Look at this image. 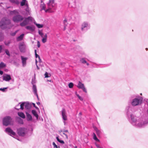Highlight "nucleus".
Instances as JSON below:
<instances>
[{"label": "nucleus", "mask_w": 148, "mask_h": 148, "mask_svg": "<svg viewBox=\"0 0 148 148\" xmlns=\"http://www.w3.org/2000/svg\"><path fill=\"white\" fill-rule=\"evenodd\" d=\"M55 5L54 0H49L47 5H45L43 3H41L40 5L41 9L45 10L46 12H53L55 10Z\"/></svg>", "instance_id": "f257e3e1"}, {"label": "nucleus", "mask_w": 148, "mask_h": 148, "mask_svg": "<svg viewBox=\"0 0 148 148\" xmlns=\"http://www.w3.org/2000/svg\"><path fill=\"white\" fill-rule=\"evenodd\" d=\"M10 23V21L9 20L3 18L0 22V26L1 28L4 29L7 26V25Z\"/></svg>", "instance_id": "f03ea898"}, {"label": "nucleus", "mask_w": 148, "mask_h": 148, "mask_svg": "<svg viewBox=\"0 0 148 148\" xmlns=\"http://www.w3.org/2000/svg\"><path fill=\"white\" fill-rule=\"evenodd\" d=\"M33 18L31 16H29L25 18L24 20L20 24V25L22 26H24L29 24V22L33 21Z\"/></svg>", "instance_id": "7ed1b4c3"}, {"label": "nucleus", "mask_w": 148, "mask_h": 148, "mask_svg": "<svg viewBox=\"0 0 148 148\" xmlns=\"http://www.w3.org/2000/svg\"><path fill=\"white\" fill-rule=\"evenodd\" d=\"M12 119L9 116H7L4 118L3 120V124L5 126L10 125Z\"/></svg>", "instance_id": "20e7f679"}, {"label": "nucleus", "mask_w": 148, "mask_h": 148, "mask_svg": "<svg viewBox=\"0 0 148 148\" xmlns=\"http://www.w3.org/2000/svg\"><path fill=\"white\" fill-rule=\"evenodd\" d=\"M39 34L41 36L42 38V42L43 43H45L47 41V34H43L41 31L39 30L38 31Z\"/></svg>", "instance_id": "39448f33"}, {"label": "nucleus", "mask_w": 148, "mask_h": 148, "mask_svg": "<svg viewBox=\"0 0 148 148\" xmlns=\"http://www.w3.org/2000/svg\"><path fill=\"white\" fill-rule=\"evenodd\" d=\"M19 48L21 52L25 53L26 52L27 47L24 42H21L20 43Z\"/></svg>", "instance_id": "423d86ee"}, {"label": "nucleus", "mask_w": 148, "mask_h": 148, "mask_svg": "<svg viewBox=\"0 0 148 148\" xmlns=\"http://www.w3.org/2000/svg\"><path fill=\"white\" fill-rule=\"evenodd\" d=\"M62 116L63 120H64V124H66L65 121L67 120V116L66 111L64 109H63L61 111Z\"/></svg>", "instance_id": "0eeeda50"}, {"label": "nucleus", "mask_w": 148, "mask_h": 148, "mask_svg": "<svg viewBox=\"0 0 148 148\" xmlns=\"http://www.w3.org/2000/svg\"><path fill=\"white\" fill-rule=\"evenodd\" d=\"M26 129L24 128H20L17 130L18 134L20 136H23L26 132Z\"/></svg>", "instance_id": "6e6552de"}, {"label": "nucleus", "mask_w": 148, "mask_h": 148, "mask_svg": "<svg viewBox=\"0 0 148 148\" xmlns=\"http://www.w3.org/2000/svg\"><path fill=\"white\" fill-rule=\"evenodd\" d=\"M23 18L20 15H16L13 18V20L15 22H18L22 21Z\"/></svg>", "instance_id": "1a4fd4ad"}, {"label": "nucleus", "mask_w": 148, "mask_h": 148, "mask_svg": "<svg viewBox=\"0 0 148 148\" xmlns=\"http://www.w3.org/2000/svg\"><path fill=\"white\" fill-rule=\"evenodd\" d=\"M5 132L11 136H14L16 133L10 128H7L5 130Z\"/></svg>", "instance_id": "9d476101"}, {"label": "nucleus", "mask_w": 148, "mask_h": 148, "mask_svg": "<svg viewBox=\"0 0 148 148\" xmlns=\"http://www.w3.org/2000/svg\"><path fill=\"white\" fill-rule=\"evenodd\" d=\"M77 87L79 88L82 89L83 91L85 92H87L86 89L85 88L84 85L80 82H79L77 85Z\"/></svg>", "instance_id": "9b49d317"}, {"label": "nucleus", "mask_w": 148, "mask_h": 148, "mask_svg": "<svg viewBox=\"0 0 148 148\" xmlns=\"http://www.w3.org/2000/svg\"><path fill=\"white\" fill-rule=\"evenodd\" d=\"M142 101V100L137 99H135L133 100L132 104L133 106H136L138 105Z\"/></svg>", "instance_id": "f8f14e48"}, {"label": "nucleus", "mask_w": 148, "mask_h": 148, "mask_svg": "<svg viewBox=\"0 0 148 148\" xmlns=\"http://www.w3.org/2000/svg\"><path fill=\"white\" fill-rule=\"evenodd\" d=\"M24 106H25L26 108L28 109L30 107V105L28 103H23L20 105V108L22 110H23L24 108Z\"/></svg>", "instance_id": "ddd939ff"}, {"label": "nucleus", "mask_w": 148, "mask_h": 148, "mask_svg": "<svg viewBox=\"0 0 148 148\" xmlns=\"http://www.w3.org/2000/svg\"><path fill=\"white\" fill-rule=\"evenodd\" d=\"M11 77L10 75L5 74L3 76V79L6 81H9L11 79Z\"/></svg>", "instance_id": "4468645a"}, {"label": "nucleus", "mask_w": 148, "mask_h": 148, "mask_svg": "<svg viewBox=\"0 0 148 148\" xmlns=\"http://www.w3.org/2000/svg\"><path fill=\"white\" fill-rule=\"evenodd\" d=\"M35 57L36 58V64L38 62H41V60L39 56L37 54L36 50H35Z\"/></svg>", "instance_id": "2eb2a0df"}, {"label": "nucleus", "mask_w": 148, "mask_h": 148, "mask_svg": "<svg viewBox=\"0 0 148 148\" xmlns=\"http://www.w3.org/2000/svg\"><path fill=\"white\" fill-rule=\"evenodd\" d=\"M131 119L132 120V121L134 122H136V123L138 124V127H142L144 125V123H143V124L142 123H138V121H136L134 119V118H133V117L132 116H131Z\"/></svg>", "instance_id": "dca6fc26"}, {"label": "nucleus", "mask_w": 148, "mask_h": 148, "mask_svg": "<svg viewBox=\"0 0 148 148\" xmlns=\"http://www.w3.org/2000/svg\"><path fill=\"white\" fill-rule=\"evenodd\" d=\"M21 59L22 60V63L23 66H25L26 64V61L27 58H26L24 57L23 56H21Z\"/></svg>", "instance_id": "f3484780"}, {"label": "nucleus", "mask_w": 148, "mask_h": 148, "mask_svg": "<svg viewBox=\"0 0 148 148\" xmlns=\"http://www.w3.org/2000/svg\"><path fill=\"white\" fill-rule=\"evenodd\" d=\"M26 28L27 29L32 31H34L35 29L34 27L33 26H27L26 27Z\"/></svg>", "instance_id": "a211bd4d"}, {"label": "nucleus", "mask_w": 148, "mask_h": 148, "mask_svg": "<svg viewBox=\"0 0 148 148\" xmlns=\"http://www.w3.org/2000/svg\"><path fill=\"white\" fill-rule=\"evenodd\" d=\"M21 6L25 5L26 7H27L28 4H27V1L26 0H22L21 3Z\"/></svg>", "instance_id": "6ab92c4d"}, {"label": "nucleus", "mask_w": 148, "mask_h": 148, "mask_svg": "<svg viewBox=\"0 0 148 148\" xmlns=\"http://www.w3.org/2000/svg\"><path fill=\"white\" fill-rule=\"evenodd\" d=\"M33 91L34 92V94L36 95L37 97L38 98V96L37 93V90L36 88V86L35 85H33Z\"/></svg>", "instance_id": "aec40b11"}, {"label": "nucleus", "mask_w": 148, "mask_h": 148, "mask_svg": "<svg viewBox=\"0 0 148 148\" xmlns=\"http://www.w3.org/2000/svg\"><path fill=\"white\" fill-rule=\"evenodd\" d=\"M32 114L36 117L37 119H38V116L36 112L34 110H32Z\"/></svg>", "instance_id": "412c9836"}, {"label": "nucleus", "mask_w": 148, "mask_h": 148, "mask_svg": "<svg viewBox=\"0 0 148 148\" xmlns=\"http://www.w3.org/2000/svg\"><path fill=\"white\" fill-rule=\"evenodd\" d=\"M26 115L27 117V119L28 121H31L32 119V117L31 115L27 113H26Z\"/></svg>", "instance_id": "4be33fe9"}, {"label": "nucleus", "mask_w": 148, "mask_h": 148, "mask_svg": "<svg viewBox=\"0 0 148 148\" xmlns=\"http://www.w3.org/2000/svg\"><path fill=\"white\" fill-rule=\"evenodd\" d=\"M18 115L20 117H22L23 118H25V115L22 112H19L18 113Z\"/></svg>", "instance_id": "5701e85b"}, {"label": "nucleus", "mask_w": 148, "mask_h": 148, "mask_svg": "<svg viewBox=\"0 0 148 148\" xmlns=\"http://www.w3.org/2000/svg\"><path fill=\"white\" fill-rule=\"evenodd\" d=\"M24 36V34H22L20 36L18 37L17 38V40L18 41H20L23 38Z\"/></svg>", "instance_id": "b1692460"}, {"label": "nucleus", "mask_w": 148, "mask_h": 148, "mask_svg": "<svg viewBox=\"0 0 148 148\" xmlns=\"http://www.w3.org/2000/svg\"><path fill=\"white\" fill-rule=\"evenodd\" d=\"M88 26V24L87 23L84 22L83 23L82 25V30H83V28L85 27H87Z\"/></svg>", "instance_id": "393cba45"}, {"label": "nucleus", "mask_w": 148, "mask_h": 148, "mask_svg": "<svg viewBox=\"0 0 148 148\" xmlns=\"http://www.w3.org/2000/svg\"><path fill=\"white\" fill-rule=\"evenodd\" d=\"M34 23L38 28H41L43 27V25L37 24L36 22H34Z\"/></svg>", "instance_id": "a878e982"}, {"label": "nucleus", "mask_w": 148, "mask_h": 148, "mask_svg": "<svg viewBox=\"0 0 148 148\" xmlns=\"http://www.w3.org/2000/svg\"><path fill=\"white\" fill-rule=\"evenodd\" d=\"M6 66V65L3 62H1L0 63V69L3 68Z\"/></svg>", "instance_id": "bb28decb"}, {"label": "nucleus", "mask_w": 148, "mask_h": 148, "mask_svg": "<svg viewBox=\"0 0 148 148\" xmlns=\"http://www.w3.org/2000/svg\"><path fill=\"white\" fill-rule=\"evenodd\" d=\"M80 61L81 62L83 63H86V64L87 65H88L89 64L88 63L86 62V61L85 60L84 58H82L80 60Z\"/></svg>", "instance_id": "cd10ccee"}, {"label": "nucleus", "mask_w": 148, "mask_h": 148, "mask_svg": "<svg viewBox=\"0 0 148 148\" xmlns=\"http://www.w3.org/2000/svg\"><path fill=\"white\" fill-rule=\"evenodd\" d=\"M93 139L95 140L96 141L99 142V140L98 139V138H97L96 137V136L95 134L94 133H93Z\"/></svg>", "instance_id": "c85d7f7f"}, {"label": "nucleus", "mask_w": 148, "mask_h": 148, "mask_svg": "<svg viewBox=\"0 0 148 148\" xmlns=\"http://www.w3.org/2000/svg\"><path fill=\"white\" fill-rule=\"evenodd\" d=\"M56 139H57V140L60 143L62 144H64V141L62 140H61L59 139V138H58V136H57L56 137Z\"/></svg>", "instance_id": "c756f323"}, {"label": "nucleus", "mask_w": 148, "mask_h": 148, "mask_svg": "<svg viewBox=\"0 0 148 148\" xmlns=\"http://www.w3.org/2000/svg\"><path fill=\"white\" fill-rule=\"evenodd\" d=\"M45 77H50L51 75V74L47 72H46L45 74Z\"/></svg>", "instance_id": "7c9ffc66"}, {"label": "nucleus", "mask_w": 148, "mask_h": 148, "mask_svg": "<svg viewBox=\"0 0 148 148\" xmlns=\"http://www.w3.org/2000/svg\"><path fill=\"white\" fill-rule=\"evenodd\" d=\"M10 1L13 3H15L16 4H18L19 3L18 1L17 0H10Z\"/></svg>", "instance_id": "2f4dec72"}, {"label": "nucleus", "mask_w": 148, "mask_h": 148, "mask_svg": "<svg viewBox=\"0 0 148 148\" xmlns=\"http://www.w3.org/2000/svg\"><path fill=\"white\" fill-rule=\"evenodd\" d=\"M75 94L78 98L81 100V101H83V98L80 97V96H79L78 94H77V92H75Z\"/></svg>", "instance_id": "473e14b6"}, {"label": "nucleus", "mask_w": 148, "mask_h": 148, "mask_svg": "<svg viewBox=\"0 0 148 148\" xmlns=\"http://www.w3.org/2000/svg\"><path fill=\"white\" fill-rule=\"evenodd\" d=\"M73 84L72 83H70L69 84V87L70 88H72L73 87Z\"/></svg>", "instance_id": "72a5a7b5"}, {"label": "nucleus", "mask_w": 148, "mask_h": 148, "mask_svg": "<svg viewBox=\"0 0 148 148\" xmlns=\"http://www.w3.org/2000/svg\"><path fill=\"white\" fill-rule=\"evenodd\" d=\"M95 130L97 135H99L100 134V131L97 129H96Z\"/></svg>", "instance_id": "f704fd0d"}, {"label": "nucleus", "mask_w": 148, "mask_h": 148, "mask_svg": "<svg viewBox=\"0 0 148 148\" xmlns=\"http://www.w3.org/2000/svg\"><path fill=\"white\" fill-rule=\"evenodd\" d=\"M18 30H17V31H16L14 33H11V35L12 36H14L16 34V33L18 32Z\"/></svg>", "instance_id": "c9c22d12"}, {"label": "nucleus", "mask_w": 148, "mask_h": 148, "mask_svg": "<svg viewBox=\"0 0 148 148\" xmlns=\"http://www.w3.org/2000/svg\"><path fill=\"white\" fill-rule=\"evenodd\" d=\"M95 145L97 148H103L102 147H101L97 143H95Z\"/></svg>", "instance_id": "e433bc0d"}, {"label": "nucleus", "mask_w": 148, "mask_h": 148, "mask_svg": "<svg viewBox=\"0 0 148 148\" xmlns=\"http://www.w3.org/2000/svg\"><path fill=\"white\" fill-rule=\"evenodd\" d=\"M3 38V37L2 35L1 34H0V41H1L2 40Z\"/></svg>", "instance_id": "4c0bfd02"}, {"label": "nucleus", "mask_w": 148, "mask_h": 148, "mask_svg": "<svg viewBox=\"0 0 148 148\" xmlns=\"http://www.w3.org/2000/svg\"><path fill=\"white\" fill-rule=\"evenodd\" d=\"M53 145L54 146V148H57L58 147V146H57V145H56V144L54 142H53Z\"/></svg>", "instance_id": "58836bf2"}, {"label": "nucleus", "mask_w": 148, "mask_h": 148, "mask_svg": "<svg viewBox=\"0 0 148 148\" xmlns=\"http://www.w3.org/2000/svg\"><path fill=\"white\" fill-rule=\"evenodd\" d=\"M12 12L15 14V15H17L18 14V12L16 10H14L12 11Z\"/></svg>", "instance_id": "ea45409f"}, {"label": "nucleus", "mask_w": 148, "mask_h": 148, "mask_svg": "<svg viewBox=\"0 0 148 148\" xmlns=\"http://www.w3.org/2000/svg\"><path fill=\"white\" fill-rule=\"evenodd\" d=\"M27 8L26 9V10L27 12H28V13H29V9L28 7V5H27Z\"/></svg>", "instance_id": "a19ab883"}, {"label": "nucleus", "mask_w": 148, "mask_h": 148, "mask_svg": "<svg viewBox=\"0 0 148 148\" xmlns=\"http://www.w3.org/2000/svg\"><path fill=\"white\" fill-rule=\"evenodd\" d=\"M6 89V88H0V90L1 91H2L3 92H4L5 91V90Z\"/></svg>", "instance_id": "79ce46f5"}, {"label": "nucleus", "mask_w": 148, "mask_h": 148, "mask_svg": "<svg viewBox=\"0 0 148 148\" xmlns=\"http://www.w3.org/2000/svg\"><path fill=\"white\" fill-rule=\"evenodd\" d=\"M5 53H6V54L8 55V56L10 55V53H9V52L8 50H5Z\"/></svg>", "instance_id": "37998d69"}, {"label": "nucleus", "mask_w": 148, "mask_h": 148, "mask_svg": "<svg viewBox=\"0 0 148 148\" xmlns=\"http://www.w3.org/2000/svg\"><path fill=\"white\" fill-rule=\"evenodd\" d=\"M37 46L39 48L40 47V42L39 41L37 42Z\"/></svg>", "instance_id": "c03bdc74"}, {"label": "nucleus", "mask_w": 148, "mask_h": 148, "mask_svg": "<svg viewBox=\"0 0 148 148\" xmlns=\"http://www.w3.org/2000/svg\"><path fill=\"white\" fill-rule=\"evenodd\" d=\"M63 134L64 135H65V136H66V138H67V139H68V136L67 135L65 134L64 133H63Z\"/></svg>", "instance_id": "a18cd8bd"}, {"label": "nucleus", "mask_w": 148, "mask_h": 148, "mask_svg": "<svg viewBox=\"0 0 148 148\" xmlns=\"http://www.w3.org/2000/svg\"><path fill=\"white\" fill-rule=\"evenodd\" d=\"M2 49V46H0V53L1 52Z\"/></svg>", "instance_id": "49530a36"}, {"label": "nucleus", "mask_w": 148, "mask_h": 148, "mask_svg": "<svg viewBox=\"0 0 148 148\" xmlns=\"http://www.w3.org/2000/svg\"><path fill=\"white\" fill-rule=\"evenodd\" d=\"M67 22V20L66 19H65L64 21V23L65 24V23H66Z\"/></svg>", "instance_id": "de8ad7c7"}, {"label": "nucleus", "mask_w": 148, "mask_h": 148, "mask_svg": "<svg viewBox=\"0 0 148 148\" xmlns=\"http://www.w3.org/2000/svg\"><path fill=\"white\" fill-rule=\"evenodd\" d=\"M3 72L2 71H0V74L1 75H2L3 74Z\"/></svg>", "instance_id": "09e8293b"}, {"label": "nucleus", "mask_w": 148, "mask_h": 148, "mask_svg": "<svg viewBox=\"0 0 148 148\" xmlns=\"http://www.w3.org/2000/svg\"><path fill=\"white\" fill-rule=\"evenodd\" d=\"M36 66H37V69H39V68L38 67V65L36 64Z\"/></svg>", "instance_id": "8fccbe9b"}, {"label": "nucleus", "mask_w": 148, "mask_h": 148, "mask_svg": "<svg viewBox=\"0 0 148 148\" xmlns=\"http://www.w3.org/2000/svg\"><path fill=\"white\" fill-rule=\"evenodd\" d=\"M64 132H68V131L67 130H65L64 131Z\"/></svg>", "instance_id": "3c124183"}, {"label": "nucleus", "mask_w": 148, "mask_h": 148, "mask_svg": "<svg viewBox=\"0 0 148 148\" xmlns=\"http://www.w3.org/2000/svg\"><path fill=\"white\" fill-rule=\"evenodd\" d=\"M37 104L38 105H39V104H40V103L39 102L37 103Z\"/></svg>", "instance_id": "603ef678"}, {"label": "nucleus", "mask_w": 148, "mask_h": 148, "mask_svg": "<svg viewBox=\"0 0 148 148\" xmlns=\"http://www.w3.org/2000/svg\"><path fill=\"white\" fill-rule=\"evenodd\" d=\"M56 148H60V147L59 146H58Z\"/></svg>", "instance_id": "864d4df0"}, {"label": "nucleus", "mask_w": 148, "mask_h": 148, "mask_svg": "<svg viewBox=\"0 0 148 148\" xmlns=\"http://www.w3.org/2000/svg\"><path fill=\"white\" fill-rule=\"evenodd\" d=\"M77 147L76 146H75V148H77Z\"/></svg>", "instance_id": "5fc2aeb1"}, {"label": "nucleus", "mask_w": 148, "mask_h": 148, "mask_svg": "<svg viewBox=\"0 0 148 148\" xmlns=\"http://www.w3.org/2000/svg\"><path fill=\"white\" fill-rule=\"evenodd\" d=\"M65 29H66L65 27H64V30H65Z\"/></svg>", "instance_id": "6e6d98bb"}, {"label": "nucleus", "mask_w": 148, "mask_h": 148, "mask_svg": "<svg viewBox=\"0 0 148 148\" xmlns=\"http://www.w3.org/2000/svg\"><path fill=\"white\" fill-rule=\"evenodd\" d=\"M146 50H147H147H148V48H146Z\"/></svg>", "instance_id": "4d7b16f0"}, {"label": "nucleus", "mask_w": 148, "mask_h": 148, "mask_svg": "<svg viewBox=\"0 0 148 148\" xmlns=\"http://www.w3.org/2000/svg\"><path fill=\"white\" fill-rule=\"evenodd\" d=\"M34 107H35V104H34Z\"/></svg>", "instance_id": "13d9d810"}, {"label": "nucleus", "mask_w": 148, "mask_h": 148, "mask_svg": "<svg viewBox=\"0 0 148 148\" xmlns=\"http://www.w3.org/2000/svg\"><path fill=\"white\" fill-rule=\"evenodd\" d=\"M140 95H142V93H141V94H140Z\"/></svg>", "instance_id": "bf43d9fd"}]
</instances>
